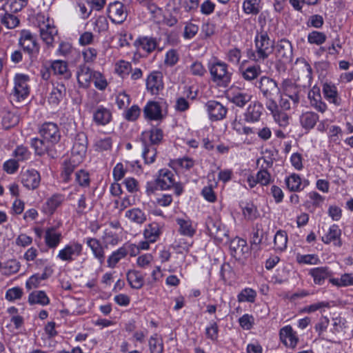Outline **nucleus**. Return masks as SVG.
Masks as SVG:
<instances>
[{
    "label": "nucleus",
    "mask_w": 353,
    "mask_h": 353,
    "mask_svg": "<svg viewBox=\"0 0 353 353\" xmlns=\"http://www.w3.org/2000/svg\"><path fill=\"white\" fill-rule=\"evenodd\" d=\"M254 41L255 50H250L248 56L255 62L262 63L274 52V41L270 39L267 31L261 30L256 32Z\"/></svg>",
    "instance_id": "nucleus-1"
},
{
    "label": "nucleus",
    "mask_w": 353,
    "mask_h": 353,
    "mask_svg": "<svg viewBox=\"0 0 353 353\" xmlns=\"http://www.w3.org/2000/svg\"><path fill=\"white\" fill-rule=\"evenodd\" d=\"M28 77L22 74H17L14 79V86L10 94V101L16 107H19L21 102L28 98L30 89L28 84Z\"/></svg>",
    "instance_id": "nucleus-2"
},
{
    "label": "nucleus",
    "mask_w": 353,
    "mask_h": 353,
    "mask_svg": "<svg viewBox=\"0 0 353 353\" xmlns=\"http://www.w3.org/2000/svg\"><path fill=\"white\" fill-rule=\"evenodd\" d=\"M19 46L29 55L31 60L37 58L39 53V44L36 37L30 30H22L20 32Z\"/></svg>",
    "instance_id": "nucleus-3"
},
{
    "label": "nucleus",
    "mask_w": 353,
    "mask_h": 353,
    "mask_svg": "<svg viewBox=\"0 0 353 353\" xmlns=\"http://www.w3.org/2000/svg\"><path fill=\"white\" fill-rule=\"evenodd\" d=\"M212 81L219 86L226 88L231 81L232 74L228 70L226 63L216 61L209 67Z\"/></svg>",
    "instance_id": "nucleus-4"
},
{
    "label": "nucleus",
    "mask_w": 353,
    "mask_h": 353,
    "mask_svg": "<svg viewBox=\"0 0 353 353\" xmlns=\"http://www.w3.org/2000/svg\"><path fill=\"white\" fill-rule=\"evenodd\" d=\"M87 147L88 138L86 134L83 132L77 133L71 152L72 161L81 163L85 156Z\"/></svg>",
    "instance_id": "nucleus-5"
},
{
    "label": "nucleus",
    "mask_w": 353,
    "mask_h": 353,
    "mask_svg": "<svg viewBox=\"0 0 353 353\" xmlns=\"http://www.w3.org/2000/svg\"><path fill=\"white\" fill-rule=\"evenodd\" d=\"M281 92L292 101L293 107H297L300 101L301 87L290 79H285L281 84Z\"/></svg>",
    "instance_id": "nucleus-6"
},
{
    "label": "nucleus",
    "mask_w": 353,
    "mask_h": 353,
    "mask_svg": "<svg viewBox=\"0 0 353 353\" xmlns=\"http://www.w3.org/2000/svg\"><path fill=\"white\" fill-rule=\"evenodd\" d=\"M256 87L259 89L264 98L276 97L281 92L278 83L273 79L263 76L258 81Z\"/></svg>",
    "instance_id": "nucleus-7"
},
{
    "label": "nucleus",
    "mask_w": 353,
    "mask_h": 353,
    "mask_svg": "<svg viewBox=\"0 0 353 353\" xmlns=\"http://www.w3.org/2000/svg\"><path fill=\"white\" fill-rule=\"evenodd\" d=\"M274 54L277 61L290 63L292 61V46L287 39H281L274 45Z\"/></svg>",
    "instance_id": "nucleus-8"
},
{
    "label": "nucleus",
    "mask_w": 353,
    "mask_h": 353,
    "mask_svg": "<svg viewBox=\"0 0 353 353\" xmlns=\"http://www.w3.org/2000/svg\"><path fill=\"white\" fill-rule=\"evenodd\" d=\"M83 251V245L79 242H72L67 244L61 249L57 258L63 261L72 262L76 257L80 256Z\"/></svg>",
    "instance_id": "nucleus-9"
},
{
    "label": "nucleus",
    "mask_w": 353,
    "mask_h": 353,
    "mask_svg": "<svg viewBox=\"0 0 353 353\" xmlns=\"http://www.w3.org/2000/svg\"><path fill=\"white\" fill-rule=\"evenodd\" d=\"M207 229L210 235L219 241L228 236V230L216 217H209L206 221Z\"/></svg>",
    "instance_id": "nucleus-10"
},
{
    "label": "nucleus",
    "mask_w": 353,
    "mask_h": 353,
    "mask_svg": "<svg viewBox=\"0 0 353 353\" xmlns=\"http://www.w3.org/2000/svg\"><path fill=\"white\" fill-rule=\"evenodd\" d=\"M39 132L46 141L52 144L58 143L61 139L58 125L52 122L44 123L40 127Z\"/></svg>",
    "instance_id": "nucleus-11"
},
{
    "label": "nucleus",
    "mask_w": 353,
    "mask_h": 353,
    "mask_svg": "<svg viewBox=\"0 0 353 353\" xmlns=\"http://www.w3.org/2000/svg\"><path fill=\"white\" fill-rule=\"evenodd\" d=\"M39 32L41 39L48 46H52L54 37L57 34V30L53 25L52 20L49 18L39 23Z\"/></svg>",
    "instance_id": "nucleus-12"
},
{
    "label": "nucleus",
    "mask_w": 353,
    "mask_h": 353,
    "mask_svg": "<svg viewBox=\"0 0 353 353\" xmlns=\"http://www.w3.org/2000/svg\"><path fill=\"white\" fill-rule=\"evenodd\" d=\"M108 13L109 18L114 23H122L128 16L124 5L117 1L108 5Z\"/></svg>",
    "instance_id": "nucleus-13"
},
{
    "label": "nucleus",
    "mask_w": 353,
    "mask_h": 353,
    "mask_svg": "<svg viewBox=\"0 0 353 353\" xmlns=\"http://www.w3.org/2000/svg\"><path fill=\"white\" fill-rule=\"evenodd\" d=\"M164 88L163 74L159 71L152 72L146 79V89L152 94H158Z\"/></svg>",
    "instance_id": "nucleus-14"
},
{
    "label": "nucleus",
    "mask_w": 353,
    "mask_h": 353,
    "mask_svg": "<svg viewBox=\"0 0 353 353\" xmlns=\"http://www.w3.org/2000/svg\"><path fill=\"white\" fill-rule=\"evenodd\" d=\"M21 179L23 185L29 190L37 189L40 184L41 176L39 173L34 170H22L21 172Z\"/></svg>",
    "instance_id": "nucleus-15"
},
{
    "label": "nucleus",
    "mask_w": 353,
    "mask_h": 353,
    "mask_svg": "<svg viewBox=\"0 0 353 353\" xmlns=\"http://www.w3.org/2000/svg\"><path fill=\"white\" fill-rule=\"evenodd\" d=\"M44 241L49 249H56L63 239V235L54 226L48 227L44 232Z\"/></svg>",
    "instance_id": "nucleus-16"
},
{
    "label": "nucleus",
    "mask_w": 353,
    "mask_h": 353,
    "mask_svg": "<svg viewBox=\"0 0 353 353\" xmlns=\"http://www.w3.org/2000/svg\"><path fill=\"white\" fill-rule=\"evenodd\" d=\"M252 96L247 92H243L236 89L227 93V98L233 104L239 108H244L251 101Z\"/></svg>",
    "instance_id": "nucleus-17"
},
{
    "label": "nucleus",
    "mask_w": 353,
    "mask_h": 353,
    "mask_svg": "<svg viewBox=\"0 0 353 353\" xmlns=\"http://www.w3.org/2000/svg\"><path fill=\"white\" fill-rule=\"evenodd\" d=\"M206 107L211 120H221L226 115L227 108L218 101H210L206 103Z\"/></svg>",
    "instance_id": "nucleus-18"
},
{
    "label": "nucleus",
    "mask_w": 353,
    "mask_h": 353,
    "mask_svg": "<svg viewBox=\"0 0 353 353\" xmlns=\"http://www.w3.org/2000/svg\"><path fill=\"white\" fill-rule=\"evenodd\" d=\"M163 137V131L159 128H154L142 133L141 141L143 144L148 143V145L154 147L161 142Z\"/></svg>",
    "instance_id": "nucleus-19"
},
{
    "label": "nucleus",
    "mask_w": 353,
    "mask_h": 353,
    "mask_svg": "<svg viewBox=\"0 0 353 353\" xmlns=\"http://www.w3.org/2000/svg\"><path fill=\"white\" fill-rule=\"evenodd\" d=\"M280 339L287 347L294 348L299 341L296 332L293 331L290 325H286L280 330Z\"/></svg>",
    "instance_id": "nucleus-20"
},
{
    "label": "nucleus",
    "mask_w": 353,
    "mask_h": 353,
    "mask_svg": "<svg viewBox=\"0 0 353 353\" xmlns=\"http://www.w3.org/2000/svg\"><path fill=\"white\" fill-rule=\"evenodd\" d=\"M263 105L259 101H255L248 107L244 117L248 122H256L263 114Z\"/></svg>",
    "instance_id": "nucleus-21"
},
{
    "label": "nucleus",
    "mask_w": 353,
    "mask_h": 353,
    "mask_svg": "<svg viewBox=\"0 0 353 353\" xmlns=\"http://www.w3.org/2000/svg\"><path fill=\"white\" fill-rule=\"evenodd\" d=\"M157 180L159 189L162 190L172 188L175 181L174 174L168 169L160 170Z\"/></svg>",
    "instance_id": "nucleus-22"
},
{
    "label": "nucleus",
    "mask_w": 353,
    "mask_h": 353,
    "mask_svg": "<svg viewBox=\"0 0 353 353\" xmlns=\"http://www.w3.org/2000/svg\"><path fill=\"white\" fill-rule=\"evenodd\" d=\"M85 243L92 250L94 256L99 261L100 264H103L105 258V251L99 240L89 237L85 239Z\"/></svg>",
    "instance_id": "nucleus-23"
},
{
    "label": "nucleus",
    "mask_w": 353,
    "mask_h": 353,
    "mask_svg": "<svg viewBox=\"0 0 353 353\" xmlns=\"http://www.w3.org/2000/svg\"><path fill=\"white\" fill-rule=\"evenodd\" d=\"M94 72L85 65H80L77 74L79 85L85 88L89 87L90 81L94 77Z\"/></svg>",
    "instance_id": "nucleus-24"
},
{
    "label": "nucleus",
    "mask_w": 353,
    "mask_h": 353,
    "mask_svg": "<svg viewBox=\"0 0 353 353\" xmlns=\"http://www.w3.org/2000/svg\"><path fill=\"white\" fill-rule=\"evenodd\" d=\"M111 111L103 106H99L93 112V121L98 125H105L112 120Z\"/></svg>",
    "instance_id": "nucleus-25"
},
{
    "label": "nucleus",
    "mask_w": 353,
    "mask_h": 353,
    "mask_svg": "<svg viewBox=\"0 0 353 353\" xmlns=\"http://www.w3.org/2000/svg\"><path fill=\"white\" fill-rule=\"evenodd\" d=\"M341 235V230L339 227L337 225H333L330 228L328 232L322 237V241L326 244L333 242L334 245L340 247L342 245Z\"/></svg>",
    "instance_id": "nucleus-26"
},
{
    "label": "nucleus",
    "mask_w": 353,
    "mask_h": 353,
    "mask_svg": "<svg viewBox=\"0 0 353 353\" xmlns=\"http://www.w3.org/2000/svg\"><path fill=\"white\" fill-rule=\"evenodd\" d=\"M310 275L316 285H322L325 280L331 276L332 273L327 267H319L310 270Z\"/></svg>",
    "instance_id": "nucleus-27"
},
{
    "label": "nucleus",
    "mask_w": 353,
    "mask_h": 353,
    "mask_svg": "<svg viewBox=\"0 0 353 353\" xmlns=\"http://www.w3.org/2000/svg\"><path fill=\"white\" fill-rule=\"evenodd\" d=\"M64 200V196L60 194H54L48 198L43 206L46 214H52L59 207Z\"/></svg>",
    "instance_id": "nucleus-28"
},
{
    "label": "nucleus",
    "mask_w": 353,
    "mask_h": 353,
    "mask_svg": "<svg viewBox=\"0 0 353 353\" xmlns=\"http://www.w3.org/2000/svg\"><path fill=\"white\" fill-rule=\"evenodd\" d=\"M143 113L145 117L150 120H159L162 118L161 107L155 101H149L143 109Z\"/></svg>",
    "instance_id": "nucleus-29"
},
{
    "label": "nucleus",
    "mask_w": 353,
    "mask_h": 353,
    "mask_svg": "<svg viewBox=\"0 0 353 353\" xmlns=\"http://www.w3.org/2000/svg\"><path fill=\"white\" fill-rule=\"evenodd\" d=\"M319 117L317 114L314 112L307 111L302 113L300 116L299 121L301 125L307 130H310L315 126L319 121Z\"/></svg>",
    "instance_id": "nucleus-30"
},
{
    "label": "nucleus",
    "mask_w": 353,
    "mask_h": 353,
    "mask_svg": "<svg viewBox=\"0 0 353 353\" xmlns=\"http://www.w3.org/2000/svg\"><path fill=\"white\" fill-rule=\"evenodd\" d=\"M134 45L137 49H141L147 53H150L155 50L157 43L154 39L145 37L137 39Z\"/></svg>",
    "instance_id": "nucleus-31"
},
{
    "label": "nucleus",
    "mask_w": 353,
    "mask_h": 353,
    "mask_svg": "<svg viewBox=\"0 0 353 353\" xmlns=\"http://www.w3.org/2000/svg\"><path fill=\"white\" fill-rule=\"evenodd\" d=\"M160 234V227L159 224L155 222L148 224L143 231L145 239L153 243L159 239Z\"/></svg>",
    "instance_id": "nucleus-32"
},
{
    "label": "nucleus",
    "mask_w": 353,
    "mask_h": 353,
    "mask_svg": "<svg viewBox=\"0 0 353 353\" xmlns=\"http://www.w3.org/2000/svg\"><path fill=\"white\" fill-rule=\"evenodd\" d=\"M66 88L63 83L54 85L50 94L49 101L52 104H58L64 97Z\"/></svg>",
    "instance_id": "nucleus-33"
},
{
    "label": "nucleus",
    "mask_w": 353,
    "mask_h": 353,
    "mask_svg": "<svg viewBox=\"0 0 353 353\" xmlns=\"http://www.w3.org/2000/svg\"><path fill=\"white\" fill-rule=\"evenodd\" d=\"M28 303L30 305H47L50 303V299L44 291H34L29 294Z\"/></svg>",
    "instance_id": "nucleus-34"
},
{
    "label": "nucleus",
    "mask_w": 353,
    "mask_h": 353,
    "mask_svg": "<svg viewBox=\"0 0 353 353\" xmlns=\"http://www.w3.org/2000/svg\"><path fill=\"white\" fill-rule=\"evenodd\" d=\"M176 221L179 226V232L181 234L190 238L194 236L196 230L190 220L179 218Z\"/></svg>",
    "instance_id": "nucleus-35"
},
{
    "label": "nucleus",
    "mask_w": 353,
    "mask_h": 353,
    "mask_svg": "<svg viewBox=\"0 0 353 353\" xmlns=\"http://www.w3.org/2000/svg\"><path fill=\"white\" fill-rule=\"evenodd\" d=\"M323 92L325 97L336 105L341 104V99L338 96L336 88L334 85L327 83L324 84Z\"/></svg>",
    "instance_id": "nucleus-36"
},
{
    "label": "nucleus",
    "mask_w": 353,
    "mask_h": 353,
    "mask_svg": "<svg viewBox=\"0 0 353 353\" xmlns=\"http://www.w3.org/2000/svg\"><path fill=\"white\" fill-rule=\"evenodd\" d=\"M51 68L55 74L63 76L64 79H68L71 77V74L68 69V65L63 61L57 60L53 61L51 64Z\"/></svg>",
    "instance_id": "nucleus-37"
},
{
    "label": "nucleus",
    "mask_w": 353,
    "mask_h": 353,
    "mask_svg": "<svg viewBox=\"0 0 353 353\" xmlns=\"http://www.w3.org/2000/svg\"><path fill=\"white\" fill-rule=\"evenodd\" d=\"M230 249L232 254L241 256L248 250L247 243L245 240L240 238H235L230 244Z\"/></svg>",
    "instance_id": "nucleus-38"
},
{
    "label": "nucleus",
    "mask_w": 353,
    "mask_h": 353,
    "mask_svg": "<svg viewBox=\"0 0 353 353\" xmlns=\"http://www.w3.org/2000/svg\"><path fill=\"white\" fill-rule=\"evenodd\" d=\"M274 243L276 250L280 252L285 250L288 243L287 232L281 230H278L274 235Z\"/></svg>",
    "instance_id": "nucleus-39"
},
{
    "label": "nucleus",
    "mask_w": 353,
    "mask_h": 353,
    "mask_svg": "<svg viewBox=\"0 0 353 353\" xmlns=\"http://www.w3.org/2000/svg\"><path fill=\"white\" fill-rule=\"evenodd\" d=\"M285 183L288 188L292 192H298L302 190L304 187L307 185L305 183L303 187L301 179L299 175L296 174H292L285 179Z\"/></svg>",
    "instance_id": "nucleus-40"
},
{
    "label": "nucleus",
    "mask_w": 353,
    "mask_h": 353,
    "mask_svg": "<svg viewBox=\"0 0 353 353\" xmlns=\"http://www.w3.org/2000/svg\"><path fill=\"white\" fill-rule=\"evenodd\" d=\"M128 254V250L126 247H121L115 252H113L112 254L108 257L107 263L108 267L113 268L117 264V263L123 259Z\"/></svg>",
    "instance_id": "nucleus-41"
},
{
    "label": "nucleus",
    "mask_w": 353,
    "mask_h": 353,
    "mask_svg": "<svg viewBox=\"0 0 353 353\" xmlns=\"http://www.w3.org/2000/svg\"><path fill=\"white\" fill-rule=\"evenodd\" d=\"M125 216L137 224H142L146 221V215L139 208H133L126 211Z\"/></svg>",
    "instance_id": "nucleus-42"
},
{
    "label": "nucleus",
    "mask_w": 353,
    "mask_h": 353,
    "mask_svg": "<svg viewBox=\"0 0 353 353\" xmlns=\"http://www.w3.org/2000/svg\"><path fill=\"white\" fill-rule=\"evenodd\" d=\"M0 22L8 29H13L19 26V19L8 12L0 13Z\"/></svg>",
    "instance_id": "nucleus-43"
},
{
    "label": "nucleus",
    "mask_w": 353,
    "mask_h": 353,
    "mask_svg": "<svg viewBox=\"0 0 353 353\" xmlns=\"http://www.w3.org/2000/svg\"><path fill=\"white\" fill-rule=\"evenodd\" d=\"M79 164L72 161V157L68 161H64L61 174L64 182L67 183L70 180V175Z\"/></svg>",
    "instance_id": "nucleus-44"
},
{
    "label": "nucleus",
    "mask_w": 353,
    "mask_h": 353,
    "mask_svg": "<svg viewBox=\"0 0 353 353\" xmlns=\"http://www.w3.org/2000/svg\"><path fill=\"white\" fill-rule=\"evenodd\" d=\"M127 279L132 288L140 289L144 283L143 279L139 272L130 271L127 274Z\"/></svg>",
    "instance_id": "nucleus-45"
},
{
    "label": "nucleus",
    "mask_w": 353,
    "mask_h": 353,
    "mask_svg": "<svg viewBox=\"0 0 353 353\" xmlns=\"http://www.w3.org/2000/svg\"><path fill=\"white\" fill-rule=\"evenodd\" d=\"M256 292L250 288H246L241 290L238 294L237 299L239 302L254 303L256 297Z\"/></svg>",
    "instance_id": "nucleus-46"
},
{
    "label": "nucleus",
    "mask_w": 353,
    "mask_h": 353,
    "mask_svg": "<svg viewBox=\"0 0 353 353\" xmlns=\"http://www.w3.org/2000/svg\"><path fill=\"white\" fill-rule=\"evenodd\" d=\"M19 122V117L10 112H6L2 117L1 124L3 128L9 129Z\"/></svg>",
    "instance_id": "nucleus-47"
},
{
    "label": "nucleus",
    "mask_w": 353,
    "mask_h": 353,
    "mask_svg": "<svg viewBox=\"0 0 353 353\" xmlns=\"http://www.w3.org/2000/svg\"><path fill=\"white\" fill-rule=\"evenodd\" d=\"M143 150L142 156L146 163H152L154 161L157 155V149L152 145H148V143L143 144Z\"/></svg>",
    "instance_id": "nucleus-48"
},
{
    "label": "nucleus",
    "mask_w": 353,
    "mask_h": 353,
    "mask_svg": "<svg viewBox=\"0 0 353 353\" xmlns=\"http://www.w3.org/2000/svg\"><path fill=\"white\" fill-rule=\"evenodd\" d=\"M31 146L37 155H43L48 150V145L43 140L34 138L31 140Z\"/></svg>",
    "instance_id": "nucleus-49"
},
{
    "label": "nucleus",
    "mask_w": 353,
    "mask_h": 353,
    "mask_svg": "<svg viewBox=\"0 0 353 353\" xmlns=\"http://www.w3.org/2000/svg\"><path fill=\"white\" fill-rule=\"evenodd\" d=\"M149 347L150 353H162L163 344L161 339L157 337V334L152 336L149 340Z\"/></svg>",
    "instance_id": "nucleus-50"
},
{
    "label": "nucleus",
    "mask_w": 353,
    "mask_h": 353,
    "mask_svg": "<svg viewBox=\"0 0 353 353\" xmlns=\"http://www.w3.org/2000/svg\"><path fill=\"white\" fill-rule=\"evenodd\" d=\"M77 6L79 8L81 17L83 19H86L90 16L92 9L89 0H79L77 3Z\"/></svg>",
    "instance_id": "nucleus-51"
},
{
    "label": "nucleus",
    "mask_w": 353,
    "mask_h": 353,
    "mask_svg": "<svg viewBox=\"0 0 353 353\" xmlns=\"http://www.w3.org/2000/svg\"><path fill=\"white\" fill-rule=\"evenodd\" d=\"M261 72L259 66H251L242 72L243 77L247 81L255 79Z\"/></svg>",
    "instance_id": "nucleus-52"
},
{
    "label": "nucleus",
    "mask_w": 353,
    "mask_h": 353,
    "mask_svg": "<svg viewBox=\"0 0 353 353\" xmlns=\"http://www.w3.org/2000/svg\"><path fill=\"white\" fill-rule=\"evenodd\" d=\"M326 40V35L323 32L312 31L307 36V41L310 43L321 45Z\"/></svg>",
    "instance_id": "nucleus-53"
},
{
    "label": "nucleus",
    "mask_w": 353,
    "mask_h": 353,
    "mask_svg": "<svg viewBox=\"0 0 353 353\" xmlns=\"http://www.w3.org/2000/svg\"><path fill=\"white\" fill-rule=\"evenodd\" d=\"M132 70V65L130 62L120 60L116 63L115 70L121 77L128 75Z\"/></svg>",
    "instance_id": "nucleus-54"
},
{
    "label": "nucleus",
    "mask_w": 353,
    "mask_h": 353,
    "mask_svg": "<svg viewBox=\"0 0 353 353\" xmlns=\"http://www.w3.org/2000/svg\"><path fill=\"white\" fill-rule=\"evenodd\" d=\"M23 290L19 287H14L8 289L6 293V299L8 301H14L20 299L23 295Z\"/></svg>",
    "instance_id": "nucleus-55"
},
{
    "label": "nucleus",
    "mask_w": 353,
    "mask_h": 353,
    "mask_svg": "<svg viewBox=\"0 0 353 353\" xmlns=\"http://www.w3.org/2000/svg\"><path fill=\"white\" fill-rule=\"evenodd\" d=\"M199 26L192 22H188L184 27L183 37L185 39H192L198 32Z\"/></svg>",
    "instance_id": "nucleus-56"
},
{
    "label": "nucleus",
    "mask_w": 353,
    "mask_h": 353,
    "mask_svg": "<svg viewBox=\"0 0 353 353\" xmlns=\"http://www.w3.org/2000/svg\"><path fill=\"white\" fill-rule=\"evenodd\" d=\"M243 10L248 14H256L259 10L258 7V0H245L243 2Z\"/></svg>",
    "instance_id": "nucleus-57"
},
{
    "label": "nucleus",
    "mask_w": 353,
    "mask_h": 353,
    "mask_svg": "<svg viewBox=\"0 0 353 353\" xmlns=\"http://www.w3.org/2000/svg\"><path fill=\"white\" fill-rule=\"evenodd\" d=\"M243 214L248 220H254L257 216L256 208L252 203H247L243 208Z\"/></svg>",
    "instance_id": "nucleus-58"
},
{
    "label": "nucleus",
    "mask_w": 353,
    "mask_h": 353,
    "mask_svg": "<svg viewBox=\"0 0 353 353\" xmlns=\"http://www.w3.org/2000/svg\"><path fill=\"white\" fill-rule=\"evenodd\" d=\"M21 265L16 259H10L6 261L4 269L6 270L5 274H15L19 272Z\"/></svg>",
    "instance_id": "nucleus-59"
},
{
    "label": "nucleus",
    "mask_w": 353,
    "mask_h": 353,
    "mask_svg": "<svg viewBox=\"0 0 353 353\" xmlns=\"http://www.w3.org/2000/svg\"><path fill=\"white\" fill-rule=\"evenodd\" d=\"M75 180L81 186H88L90 183L89 174L80 170L75 173Z\"/></svg>",
    "instance_id": "nucleus-60"
},
{
    "label": "nucleus",
    "mask_w": 353,
    "mask_h": 353,
    "mask_svg": "<svg viewBox=\"0 0 353 353\" xmlns=\"http://www.w3.org/2000/svg\"><path fill=\"white\" fill-rule=\"evenodd\" d=\"M274 121L281 127H285L289 123V117L287 113L282 111H277L272 114Z\"/></svg>",
    "instance_id": "nucleus-61"
},
{
    "label": "nucleus",
    "mask_w": 353,
    "mask_h": 353,
    "mask_svg": "<svg viewBox=\"0 0 353 353\" xmlns=\"http://www.w3.org/2000/svg\"><path fill=\"white\" fill-rule=\"evenodd\" d=\"M179 61V55L175 50H170L167 52L165 58V64L169 66L174 65Z\"/></svg>",
    "instance_id": "nucleus-62"
},
{
    "label": "nucleus",
    "mask_w": 353,
    "mask_h": 353,
    "mask_svg": "<svg viewBox=\"0 0 353 353\" xmlns=\"http://www.w3.org/2000/svg\"><path fill=\"white\" fill-rule=\"evenodd\" d=\"M256 181L263 185H266L270 183L271 176L270 174L265 170H259L256 176Z\"/></svg>",
    "instance_id": "nucleus-63"
},
{
    "label": "nucleus",
    "mask_w": 353,
    "mask_h": 353,
    "mask_svg": "<svg viewBox=\"0 0 353 353\" xmlns=\"http://www.w3.org/2000/svg\"><path fill=\"white\" fill-rule=\"evenodd\" d=\"M92 80L94 81L95 87L99 90H103L108 85L106 80L102 77L100 72H95Z\"/></svg>",
    "instance_id": "nucleus-64"
}]
</instances>
